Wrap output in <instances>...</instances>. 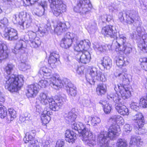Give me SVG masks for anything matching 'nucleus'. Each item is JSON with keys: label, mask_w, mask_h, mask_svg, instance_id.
<instances>
[{"label": "nucleus", "mask_w": 147, "mask_h": 147, "mask_svg": "<svg viewBox=\"0 0 147 147\" xmlns=\"http://www.w3.org/2000/svg\"><path fill=\"white\" fill-rule=\"evenodd\" d=\"M59 75L55 74L53 76L52 78L47 79L43 77L40 80L38 84V86L42 88H45L48 85L56 90L59 89L63 87L66 88L67 92H69L71 96L74 94V85L67 79L65 78L62 80L59 79Z\"/></svg>", "instance_id": "obj_1"}, {"label": "nucleus", "mask_w": 147, "mask_h": 147, "mask_svg": "<svg viewBox=\"0 0 147 147\" xmlns=\"http://www.w3.org/2000/svg\"><path fill=\"white\" fill-rule=\"evenodd\" d=\"M116 77H118L120 79H122L123 84L117 85L115 86L114 89L116 92L119 90L121 95L120 96L122 99H125L129 98L131 96L130 88L127 87V84H129L131 80V76L130 75L125 74L119 70H117L114 73Z\"/></svg>", "instance_id": "obj_2"}, {"label": "nucleus", "mask_w": 147, "mask_h": 147, "mask_svg": "<svg viewBox=\"0 0 147 147\" xmlns=\"http://www.w3.org/2000/svg\"><path fill=\"white\" fill-rule=\"evenodd\" d=\"M90 125H84L81 122L74 123V129L77 130L78 133L82 134V140L84 143L90 146L96 145V138L90 131Z\"/></svg>", "instance_id": "obj_3"}, {"label": "nucleus", "mask_w": 147, "mask_h": 147, "mask_svg": "<svg viewBox=\"0 0 147 147\" xmlns=\"http://www.w3.org/2000/svg\"><path fill=\"white\" fill-rule=\"evenodd\" d=\"M120 131L118 125H111L109 127L108 132L101 131L98 135L97 141L100 147H110L109 146V140H113L117 136L118 133Z\"/></svg>", "instance_id": "obj_4"}, {"label": "nucleus", "mask_w": 147, "mask_h": 147, "mask_svg": "<svg viewBox=\"0 0 147 147\" xmlns=\"http://www.w3.org/2000/svg\"><path fill=\"white\" fill-rule=\"evenodd\" d=\"M24 82V77L22 75L17 76L15 75L7 76L3 81L5 88L10 92H17L22 86Z\"/></svg>", "instance_id": "obj_5"}, {"label": "nucleus", "mask_w": 147, "mask_h": 147, "mask_svg": "<svg viewBox=\"0 0 147 147\" xmlns=\"http://www.w3.org/2000/svg\"><path fill=\"white\" fill-rule=\"evenodd\" d=\"M65 100V99L62 97L59 98V100H55L52 98V100L49 103L50 108L48 107L46 110L45 109L41 115V119L43 125H45L48 123L51 120L50 115L51 112L49 111L50 109L54 111H58L61 108Z\"/></svg>", "instance_id": "obj_6"}, {"label": "nucleus", "mask_w": 147, "mask_h": 147, "mask_svg": "<svg viewBox=\"0 0 147 147\" xmlns=\"http://www.w3.org/2000/svg\"><path fill=\"white\" fill-rule=\"evenodd\" d=\"M107 98L109 100H113L115 103V109L121 115H127L129 114L128 108L124 105V101L121 97L116 93L108 94Z\"/></svg>", "instance_id": "obj_7"}, {"label": "nucleus", "mask_w": 147, "mask_h": 147, "mask_svg": "<svg viewBox=\"0 0 147 147\" xmlns=\"http://www.w3.org/2000/svg\"><path fill=\"white\" fill-rule=\"evenodd\" d=\"M88 72V75H86V78L87 81L91 85L94 84L96 80L102 82H105L107 80L104 74L96 67H90Z\"/></svg>", "instance_id": "obj_8"}, {"label": "nucleus", "mask_w": 147, "mask_h": 147, "mask_svg": "<svg viewBox=\"0 0 147 147\" xmlns=\"http://www.w3.org/2000/svg\"><path fill=\"white\" fill-rule=\"evenodd\" d=\"M51 3L50 7L54 15L60 16L66 11V5L63 4L62 0H48Z\"/></svg>", "instance_id": "obj_9"}, {"label": "nucleus", "mask_w": 147, "mask_h": 147, "mask_svg": "<svg viewBox=\"0 0 147 147\" xmlns=\"http://www.w3.org/2000/svg\"><path fill=\"white\" fill-rule=\"evenodd\" d=\"M125 14L126 22L129 24H131L137 21L139 18L138 12L133 10L127 11L125 13L120 12L118 15L119 19L121 22L124 21V15Z\"/></svg>", "instance_id": "obj_10"}, {"label": "nucleus", "mask_w": 147, "mask_h": 147, "mask_svg": "<svg viewBox=\"0 0 147 147\" xmlns=\"http://www.w3.org/2000/svg\"><path fill=\"white\" fill-rule=\"evenodd\" d=\"M139 49L144 52H147V35H144L142 40L138 42ZM141 65L142 68L147 71V58H144L140 59Z\"/></svg>", "instance_id": "obj_11"}, {"label": "nucleus", "mask_w": 147, "mask_h": 147, "mask_svg": "<svg viewBox=\"0 0 147 147\" xmlns=\"http://www.w3.org/2000/svg\"><path fill=\"white\" fill-rule=\"evenodd\" d=\"M0 34L3 37H4L9 40L15 41L18 38L17 31L10 27L3 28Z\"/></svg>", "instance_id": "obj_12"}, {"label": "nucleus", "mask_w": 147, "mask_h": 147, "mask_svg": "<svg viewBox=\"0 0 147 147\" xmlns=\"http://www.w3.org/2000/svg\"><path fill=\"white\" fill-rule=\"evenodd\" d=\"M133 119L135 121L137 125L135 127V131L138 134H143L145 133V130L142 128L144 124V117L141 113H138L133 116Z\"/></svg>", "instance_id": "obj_13"}, {"label": "nucleus", "mask_w": 147, "mask_h": 147, "mask_svg": "<svg viewBox=\"0 0 147 147\" xmlns=\"http://www.w3.org/2000/svg\"><path fill=\"white\" fill-rule=\"evenodd\" d=\"M74 58L79 62L87 64L90 61L91 56L89 52L86 51L83 53L81 51H74Z\"/></svg>", "instance_id": "obj_14"}, {"label": "nucleus", "mask_w": 147, "mask_h": 147, "mask_svg": "<svg viewBox=\"0 0 147 147\" xmlns=\"http://www.w3.org/2000/svg\"><path fill=\"white\" fill-rule=\"evenodd\" d=\"M75 44L74 45V51H81L84 50L85 51L90 48V43L88 40H85L81 41L78 40V38L76 37L75 39Z\"/></svg>", "instance_id": "obj_15"}, {"label": "nucleus", "mask_w": 147, "mask_h": 147, "mask_svg": "<svg viewBox=\"0 0 147 147\" xmlns=\"http://www.w3.org/2000/svg\"><path fill=\"white\" fill-rule=\"evenodd\" d=\"M39 90V88L37 84L28 85L26 89V95L28 98H34Z\"/></svg>", "instance_id": "obj_16"}, {"label": "nucleus", "mask_w": 147, "mask_h": 147, "mask_svg": "<svg viewBox=\"0 0 147 147\" xmlns=\"http://www.w3.org/2000/svg\"><path fill=\"white\" fill-rule=\"evenodd\" d=\"M77 6L79 7V11L80 14H86L92 7V5L89 0L80 1L78 3Z\"/></svg>", "instance_id": "obj_17"}, {"label": "nucleus", "mask_w": 147, "mask_h": 147, "mask_svg": "<svg viewBox=\"0 0 147 147\" xmlns=\"http://www.w3.org/2000/svg\"><path fill=\"white\" fill-rule=\"evenodd\" d=\"M73 36L72 33H67L64 38L61 39L60 43L61 47L65 49L69 48L72 43Z\"/></svg>", "instance_id": "obj_18"}, {"label": "nucleus", "mask_w": 147, "mask_h": 147, "mask_svg": "<svg viewBox=\"0 0 147 147\" xmlns=\"http://www.w3.org/2000/svg\"><path fill=\"white\" fill-rule=\"evenodd\" d=\"M117 38H114L115 39L113 42V45H115L116 48H118L126 44L127 38L123 34H120L118 32L116 33Z\"/></svg>", "instance_id": "obj_19"}, {"label": "nucleus", "mask_w": 147, "mask_h": 147, "mask_svg": "<svg viewBox=\"0 0 147 147\" xmlns=\"http://www.w3.org/2000/svg\"><path fill=\"white\" fill-rule=\"evenodd\" d=\"M47 3L46 1H41L39 3V7L38 8L34 9L32 10V13L34 14L41 17L42 16L45 15V10L47 8Z\"/></svg>", "instance_id": "obj_20"}, {"label": "nucleus", "mask_w": 147, "mask_h": 147, "mask_svg": "<svg viewBox=\"0 0 147 147\" xmlns=\"http://www.w3.org/2000/svg\"><path fill=\"white\" fill-rule=\"evenodd\" d=\"M113 26L107 25L104 27L102 29V33L103 35L107 37L110 36L111 38H117V31L114 30Z\"/></svg>", "instance_id": "obj_21"}, {"label": "nucleus", "mask_w": 147, "mask_h": 147, "mask_svg": "<svg viewBox=\"0 0 147 147\" xmlns=\"http://www.w3.org/2000/svg\"><path fill=\"white\" fill-rule=\"evenodd\" d=\"M26 16V12H20L19 15L17 16L16 15H14L13 16L12 20L14 23L18 24L21 29L24 30V23L23 22V21H24V20H25Z\"/></svg>", "instance_id": "obj_22"}, {"label": "nucleus", "mask_w": 147, "mask_h": 147, "mask_svg": "<svg viewBox=\"0 0 147 147\" xmlns=\"http://www.w3.org/2000/svg\"><path fill=\"white\" fill-rule=\"evenodd\" d=\"M55 32L57 35H61L64 33L67 30L68 27L64 23L59 22L54 26Z\"/></svg>", "instance_id": "obj_23"}, {"label": "nucleus", "mask_w": 147, "mask_h": 147, "mask_svg": "<svg viewBox=\"0 0 147 147\" xmlns=\"http://www.w3.org/2000/svg\"><path fill=\"white\" fill-rule=\"evenodd\" d=\"M16 69L15 65L12 63L7 64L3 67V70L5 72V78L7 76H11V75H14L13 73Z\"/></svg>", "instance_id": "obj_24"}, {"label": "nucleus", "mask_w": 147, "mask_h": 147, "mask_svg": "<svg viewBox=\"0 0 147 147\" xmlns=\"http://www.w3.org/2000/svg\"><path fill=\"white\" fill-rule=\"evenodd\" d=\"M131 50V47L130 45L128 43L123 45L121 47H119L118 48H116V51L121 55H122L123 53L125 54H129Z\"/></svg>", "instance_id": "obj_25"}, {"label": "nucleus", "mask_w": 147, "mask_h": 147, "mask_svg": "<svg viewBox=\"0 0 147 147\" xmlns=\"http://www.w3.org/2000/svg\"><path fill=\"white\" fill-rule=\"evenodd\" d=\"M7 47L4 43L0 40V61L7 58L8 54L6 50Z\"/></svg>", "instance_id": "obj_26"}, {"label": "nucleus", "mask_w": 147, "mask_h": 147, "mask_svg": "<svg viewBox=\"0 0 147 147\" xmlns=\"http://www.w3.org/2000/svg\"><path fill=\"white\" fill-rule=\"evenodd\" d=\"M124 120L122 117L119 115H115L111 116L108 122L112 123L111 125H118V123H122Z\"/></svg>", "instance_id": "obj_27"}, {"label": "nucleus", "mask_w": 147, "mask_h": 147, "mask_svg": "<svg viewBox=\"0 0 147 147\" xmlns=\"http://www.w3.org/2000/svg\"><path fill=\"white\" fill-rule=\"evenodd\" d=\"M39 99L42 105H49V101L52 100V98L50 97L47 94L41 92L39 94Z\"/></svg>", "instance_id": "obj_28"}, {"label": "nucleus", "mask_w": 147, "mask_h": 147, "mask_svg": "<svg viewBox=\"0 0 147 147\" xmlns=\"http://www.w3.org/2000/svg\"><path fill=\"white\" fill-rule=\"evenodd\" d=\"M42 71V73L43 75V77H45V78H52L53 76H54L55 74H54L52 75L51 74V69L47 68L46 67H41L40 69V74H39V76L40 77L42 75L41 74V71Z\"/></svg>", "instance_id": "obj_29"}, {"label": "nucleus", "mask_w": 147, "mask_h": 147, "mask_svg": "<svg viewBox=\"0 0 147 147\" xmlns=\"http://www.w3.org/2000/svg\"><path fill=\"white\" fill-rule=\"evenodd\" d=\"M59 58V55L58 54L54 52L51 53L48 59V63L51 67H55V63L57 61Z\"/></svg>", "instance_id": "obj_30"}, {"label": "nucleus", "mask_w": 147, "mask_h": 147, "mask_svg": "<svg viewBox=\"0 0 147 147\" xmlns=\"http://www.w3.org/2000/svg\"><path fill=\"white\" fill-rule=\"evenodd\" d=\"M115 60L116 65L120 68L125 66L128 63L126 59L121 56L116 57Z\"/></svg>", "instance_id": "obj_31"}, {"label": "nucleus", "mask_w": 147, "mask_h": 147, "mask_svg": "<svg viewBox=\"0 0 147 147\" xmlns=\"http://www.w3.org/2000/svg\"><path fill=\"white\" fill-rule=\"evenodd\" d=\"M19 66V69L23 71H25L26 70L30 69L31 67L30 63L27 59H22L21 61Z\"/></svg>", "instance_id": "obj_32"}, {"label": "nucleus", "mask_w": 147, "mask_h": 147, "mask_svg": "<svg viewBox=\"0 0 147 147\" xmlns=\"http://www.w3.org/2000/svg\"><path fill=\"white\" fill-rule=\"evenodd\" d=\"M101 64L105 68L109 69L111 66L112 61L109 58L105 57L103 58Z\"/></svg>", "instance_id": "obj_33"}, {"label": "nucleus", "mask_w": 147, "mask_h": 147, "mask_svg": "<svg viewBox=\"0 0 147 147\" xmlns=\"http://www.w3.org/2000/svg\"><path fill=\"white\" fill-rule=\"evenodd\" d=\"M24 141L25 143L27 144L28 147H30L32 145H34L36 143V141L30 135H27L26 134L25 137L24 138Z\"/></svg>", "instance_id": "obj_34"}, {"label": "nucleus", "mask_w": 147, "mask_h": 147, "mask_svg": "<svg viewBox=\"0 0 147 147\" xmlns=\"http://www.w3.org/2000/svg\"><path fill=\"white\" fill-rule=\"evenodd\" d=\"M142 140L140 136H132L130 142V144L136 145L137 146H140L142 145Z\"/></svg>", "instance_id": "obj_35"}, {"label": "nucleus", "mask_w": 147, "mask_h": 147, "mask_svg": "<svg viewBox=\"0 0 147 147\" xmlns=\"http://www.w3.org/2000/svg\"><path fill=\"white\" fill-rule=\"evenodd\" d=\"M65 140L69 143H73L74 141V132L69 130H67L65 133Z\"/></svg>", "instance_id": "obj_36"}, {"label": "nucleus", "mask_w": 147, "mask_h": 147, "mask_svg": "<svg viewBox=\"0 0 147 147\" xmlns=\"http://www.w3.org/2000/svg\"><path fill=\"white\" fill-rule=\"evenodd\" d=\"M136 31L137 33V35L139 36L137 39V43H138V42L139 41L142 40V37L144 35H146L147 34H144L145 32V30L143 28L140 26L136 28Z\"/></svg>", "instance_id": "obj_37"}, {"label": "nucleus", "mask_w": 147, "mask_h": 147, "mask_svg": "<svg viewBox=\"0 0 147 147\" xmlns=\"http://www.w3.org/2000/svg\"><path fill=\"white\" fill-rule=\"evenodd\" d=\"M25 44V42L24 41L22 40H20L17 43L15 49L13 51V52L14 53H16V50H23V49L25 48V46L24 45Z\"/></svg>", "instance_id": "obj_38"}, {"label": "nucleus", "mask_w": 147, "mask_h": 147, "mask_svg": "<svg viewBox=\"0 0 147 147\" xmlns=\"http://www.w3.org/2000/svg\"><path fill=\"white\" fill-rule=\"evenodd\" d=\"M98 95H101L105 94L106 91V86L102 84H100L98 86L96 89Z\"/></svg>", "instance_id": "obj_39"}, {"label": "nucleus", "mask_w": 147, "mask_h": 147, "mask_svg": "<svg viewBox=\"0 0 147 147\" xmlns=\"http://www.w3.org/2000/svg\"><path fill=\"white\" fill-rule=\"evenodd\" d=\"M30 41L31 46L34 48L38 47L41 44V41L39 38H36L35 39L31 40Z\"/></svg>", "instance_id": "obj_40"}, {"label": "nucleus", "mask_w": 147, "mask_h": 147, "mask_svg": "<svg viewBox=\"0 0 147 147\" xmlns=\"http://www.w3.org/2000/svg\"><path fill=\"white\" fill-rule=\"evenodd\" d=\"M7 115V111L5 107L0 105V117L4 118Z\"/></svg>", "instance_id": "obj_41"}, {"label": "nucleus", "mask_w": 147, "mask_h": 147, "mask_svg": "<svg viewBox=\"0 0 147 147\" xmlns=\"http://www.w3.org/2000/svg\"><path fill=\"white\" fill-rule=\"evenodd\" d=\"M94 48L95 50H98L100 52H105L107 50L106 47L104 45H100L97 44L94 46Z\"/></svg>", "instance_id": "obj_42"}, {"label": "nucleus", "mask_w": 147, "mask_h": 147, "mask_svg": "<svg viewBox=\"0 0 147 147\" xmlns=\"http://www.w3.org/2000/svg\"><path fill=\"white\" fill-rule=\"evenodd\" d=\"M9 115L11 121L13 120L16 117V111L13 108L9 109L8 110Z\"/></svg>", "instance_id": "obj_43"}, {"label": "nucleus", "mask_w": 147, "mask_h": 147, "mask_svg": "<svg viewBox=\"0 0 147 147\" xmlns=\"http://www.w3.org/2000/svg\"><path fill=\"white\" fill-rule=\"evenodd\" d=\"M73 115V111L72 110H71L67 114H65L64 116L66 118V120H68L69 121L72 122L74 121Z\"/></svg>", "instance_id": "obj_44"}, {"label": "nucleus", "mask_w": 147, "mask_h": 147, "mask_svg": "<svg viewBox=\"0 0 147 147\" xmlns=\"http://www.w3.org/2000/svg\"><path fill=\"white\" fill-rule=\"evenodd\" d=\"M127 145L126 142L124 139H120L117 143V145L118 147H126Z\"/></svg>", "instance_id": "obj_45"}, {"label": "nucleus", "mask_w": 147, "mask_h": 147, "mask_svg": "<svg viewBox=\"0 0 147 147\" xmlns=\"http://www.w3.org/2000/svg\"><path fill=\"white\" fill-rule=\"evenodd\" d=\"M140 106L145 108L147 107V97L146 98H140L139 102Z\"/></svg>", "instance_id": "obj_46"}, {"label": "nucleus", "mask_w": 147, "mask_h": 147, "mask_svg": "<svg viewBox=\"0 0 147 147\" xmlns=\"http://www.w3.org/2000/svg\"><path fill=\"white\" fill-rule=\"evenodd\" d=\"M27 34L30 40H34L36 38H38L36 36V33L32 31H28L27 32Z\"/></svg>", "instance_id": "obj_47"}, {"label": "nucleus", "mask_w": 147, "mask_h": 147, "mask_svg": "<svg viewBox=\"0 0 147 147\" xmlns=\"http://www.w3.org/2000/svg\"><path fill=\"white\" fill-rule=\"evenodd\" d=\"M112 109L111 105L109 103H107L104 106L103 110L105 113L109 114L110 112Z\"/></svg>", "instance_id": "obj_48"}, {"label": "nucleus", "mask_w": 147, "mask_h": 147, "mask_svg": "<svg viewBox=\"0 0 147 147\" xmlns=\"http://www.w3.org/2000/svg\"><path fill=\"white\" fill-rule=\"evenodd\" d=\"M100 121V119L98 117H92L91 123L93 126H95L97 124L99 123Z\"/></svg>", "instance_id": "obj_49"}, {"label": "nucleus", "mask_w": 147, "mask_h": 147, "mask_svg": "<svg viewBox=\"0 0 147 147\" xmlns=\"http://www.w3.org/2000/svg\"><path fill=\"white\" fill-rule=\"evenodd\" d=\"M139 104L135 102H132L130 105L131 108L134 110L137 111L139 108Z\"/></svg>", "instance_id": "obj_50"}, {"label": "nucleus", "mask_w": 147, "mask_h": 147, "mask_svg": "<svg viewBox=\"0 0 147 147\" xmlns=\"http://www.w3.org/2000/svg\"><path fill=\"white\" fill-rule=\"evenodd\" d=\"M23 22L24 23V26L25 24L26 26V28L29 27L31 25V23L32 22V19L29 16V18L27 20H25V21H23Z\"/></svg>", "instance_id": "obj_51"}, {"label": "nucleus", "mask_w": 147, "mask_h": 147, "mask_svg": "<svg viewBox=\"0 0 147 147\" xmlns=\"http://www.w3.org/2000/svg\"><path fill=\"white\" fill-rule=\"evenodd\" d=\"M94 25L92 26H90L88 29V32L90 34L94 33L96 31V24L94 23Z\"/></svg>", "instance_id": "obj_52"}, {"label": "nucleus", "mask_w": 147, "mask_h": 147, "mask_svg": "<svg viewBox=\"0 0 147 147\" xmlns=\"http://www.w3.org/2000/svg\"><path fill=\"white\" fill-rule=\"evenodd\" d=\"M132 129V127L128 124H125L124 127V131L128 133H129L131 131Z\"/></svg>", "instance_id": "obj_53"}, {"label": "nucleus", "mask_w": 147, "mask_h": 147, "mask_svg": "<svg viewBox=\"0 0 147 147\" xmlns=\"http://www.w3.org/2000/svg\"><path fill=\"white\" fill-rule=\"evenodd\" d=\"M64 142L61 140H58L56 143L55 147H64Z\"/></svg>", "instance_id": "obj_54"}, {"label": "nucleus", "mask_w": 147, "mask_h": 147, "mask_svg": "<svg viewBox=\"0 0 147 147\" xmlns=\"http://www.w3.org/2000/svg\"><path fill=\"white\" fill-rule=\"evenodd\" d=\"M43 147H49L50 143L48 140H43L42 142Z\"/></svg>", "instance_id": "obj_55"}, {"label": "nucleus", "mask_w": 147, "mask_h": 147, "mask_svg": "<svg viewBox=\"0 0 147 147\" xmlns=\"http://www.w3.org/2000/svg\"><path fill=\"white\" fill-rule=\"evenodd\" d=\"M1 23L4 26H7L8 24V20L6 18H4L3 19L1 20Z\"/></svg>", "instance_id": "obj_56"}, {"label": "nucleus", "mask_w": 147, "mask_h": 147, "mask_svg": "<svg viewBox=\"0 0 147 147\" xmlns=\"http://www.w3.org/2000/svg\"><path fill=\"white\" fill-rule=\"evenodd\" d=\"M117 6H115L113 4L111 6L109 7V9L110 12H113L114 11H116L117 10Z\"/></svg>", "instance_id": "obj_57"}, {"label": "nucleus", "mask_w": 147, "mask_h": 147, "mask_svg": "<svg viewBox=\"0 0 147 147\" xmlns=\"http://www.w3.org/2000/svg\"><path fill=\"white\" fill-rule=\"evenodd\" d=\"M24 116L26 120H31V115L27 112H26L24 114L22 115Z\"/></svg>", "instance_id": "obj_58"}, {"label": "nucleus", "mask_w": 147, "mask_h": 147, "mask_svg": "<svg viewBox=\"0 0 147 147\" xmlns=\"http://www.w3.org/2000/svg\"><path fill=\"white\" fill-rule=\"evenodd\" d=\"M85 104V105L87 107H92L93 106V103L90 100H86Z\"/></svg>", "instance_id": "obj_59"}, {"label": "nucleus", "mask_w": 147, "mask_h": 147, "mask_svg": "<svg viewBox=\"0 0 147 147\" xmlns=\"http://www.w3.org/2000/svg\"><path fill=\"white\" fill-rule=\"evenodd\" d=\"M36 131L35 130H32L30 131L29 133H26L27 135H30L33 138H34L36 134Z\"/></svg>", "instance_id": "obj_60"}, {"label": "nucleus", "mask_w": 147, "mask_h": 147, "mask_svg": "<svg viewBox=\"0 0 147 147\" xmlns=\"http://www.w3.org/2000/svg\"><path fill=\"white\" fill-rule=\"evenodd\" d=\"M5 98L0 91V105H1L5 101Z\"/></svg>", "instance_id": "obj_61"}, {"label": "nucleus", "mask_w": 147, "mask_h": 147, "mask_svg": "<svg viewBox=\"0 0 147 147\" xmlns=\"http://www.w3.org/2000/svg\"><path fill=\"white\" fill-rule=\"evenodd\" d=\"M5 98L0 91V105H1L5 101Z\"/></svg>", "instance_id": "obj_62"}, {"label": "nucleus", "mask_w": 147, "mask_h": 147, "mask_svg": "<svg viewBox=\"0 0 147 147\" xmlns=\"http://www.w3.org/2000/svg\"><path fill=\"white\" fill-rule=\"evenodd\" d=\"M101 19L102 22H105L107 21V14L104 15L101 17Z\"/></svg>", "instance_id": "obj_63"}, {"label": "nucleus", "mask_w": 147, "mask_h": 147, "mask_svg": "<svg viewBox=\"0 0 147 147\" xmlns=\"http://www.w3.org/2000/svg\"><path fill=\"white\" fill-rule=\"evenodd\" d=\"M92 117L89 116H87L85 117V121L86 123H88L90 121L91 123Z\"/></svg>", "instance_id": "obj_64"}]
</instances>
